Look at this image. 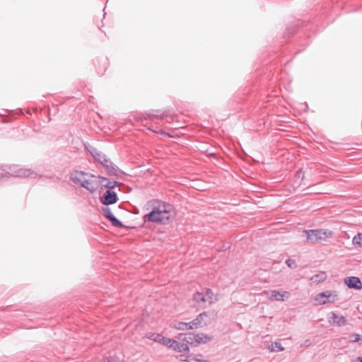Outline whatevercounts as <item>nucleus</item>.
Wrapping results in <instances>:
<instances>
[{
  "label": "nucleus",
  "mask_w": 362,
  "mask_h": 362,
  "mask_svg": "<svg viewBox=\"0 0 362 362\" xmlns=\"http://www.w3.org/2000/svg\"><path fill=\"white\" fill-rule=\"evenodd\" d=\"M174 216L173 206L165 202H159L157 206L144 216V220L161 224L168 223Z\"/></svg>",
  "instance_id": "1"
},
{
  "label": "nucleus",
  "mask_w": 362,
  "mask_h": 362,
  "mask_svg": "<svg viewBox=\"0 0 362 362\" xmlns=\"http://www.w3.org/2000/svg\"><path fill=\"white\" fill-rule=\"evenodd\" d=\"M97 177L93 174L82 170H73L70 173V180L78 186L83 187L91 193L97 189Z\"/></svg>",
  "instance_id": "2"
},
{
  "label": "nucleus",
  "mask_w": 362,
  "mask_h": 362,
  "mask_svg": "<svg viewBox=\"0 0 362 362\" xmlns=\"http://www.w3.org/2000/svg\"><path fill=\"white\" fill-rule=\"evenodd\" d=\"M88 151L94 159L102 165L109 175L118 176L121 173L119 168L96 148L90 146L88 148Z\"/></svg>",
  "instance_id": "3"
},
{
  "label": "nucleus",
  "mask_w": 362,
  "mask_h": 362,
  "mask_svg": "<svg viewBox=\"0 0 362 362\" xmlns=\"http://www.w3.org/2000/svg\"><path fill=\"white\" fill-rule=\"evenodd\" d=\"M213 291L209 288L196 292L192 298L193 306L197 309H204L216 301Z\"/></svg>",
  "instance_id": "4"
},
{
  "label": "nucleus",
  "mask_w": 362,
  "mask_h": 362,
  "mask_svg": "<svg viewBox=\"0 0 362 362\" xmlns=\"http://www.w3.org/2000/svg\"><path fill=\"white\" fill-rule=\"evenodd\" d=\"M307 241L315 244L320 241L325 240L333 235V232L328 229L305 230Z\"/></svg>",
  "instance_id": "5"
},
{
  "label": "nucleus",
  "mask_w": 362,
  "mask_h": 362,
  "mask_svg": "<svg viewBox=\"0 0 362 362\" xmlns=\"http://www.w3.org/2000/svg\"><path fill=\"white\" fill-rule=\"evenodd\" d=\"M2 170L13 177L31 178H36L37 177V174L35 171L30 169L21 168L18 165L4 166Z\"/></svg>",
  "instance_id": "6"
},
{
  "label": "nucleus",
  "mask_w": 362,
  "mask_h": 362,
  "mask_svg": "<svg viewBox=\"0 0 362 362\" xmlns=\"http://www.w3.org/2000/svg\"><path fill=\"white\" fill-rule=\"evenodd\" d=\"M314 299L319 305H324L327 303H334L338 299V293L335 291H326L317 294Z\"/></svg>",
  "instance_id": "7"
},
{
  "label": "nucleus",
  "mask_w": 362,
  "mask_h": 362,
  "mask_svg": "<svg viewBox=\"0 0 362 362\" xmlns=\"http://www.w3.org/2000/svg\"><path fill=\"white\" fill-rule=\"evenodd\" d=\"M264 293L270 300L284 301L290 298V293L287 291L272 290L266 291Z\"/></svg>",
  "instance_id": "8"
},
{
  "label": "nucleus",
  "mask_w": 362,
  "mask_h": 362,
  "mask_svg": "<svg viewBox=\"0 0 362 362\" xmlns=\"http://www.w3.org/2000/svg\"><path fill=\"white\" fill-rule=\"evenodd\" d=\"M214 317V312H204L197 317L196 321L198 322L199 327H202L209 325Z\"/></svg>",
  "instance_id": "9"
},
{
  "label": "nucleus",
  "mask_w": 362,
  "mask_h": 362,
  "mask_svg": "<svg viewBox=\"0 0 362 362\" xmlns=\"http://www.w3.org/2000/svg\"><path fill=\"white\" fill-rule=\"evenodd\" d=\"M101 202L106 206L113 204L117 201V194L110 189H107L100 199Z\"/></svg>",
  "instance_id": "10"
},
{
  "label": "nucleus",
  "mask_w": 362,
  "mask_h": 362,
  "mask_svg": "<svg viewBox=\"0 0 362 362\" xmlns=\"http://www.w3.org/2000/svg\"><path fill=\"white\" fill-rule=\"evenodd\" d=\"M103 215L109 221L111 222V223L112 224V226H115V227H117V228H121L123 226L122 222L120 221H119L114 215L112 213L111 210L110 208L108 207H105L103 209Z\"/></svg>",
  "instance_id": "11"
},
{
  "label": "nucleus",
  "mask_w": 362,
  "mask_h": 362,
  "mask_svg": "<svg viewBox=\"0 0 362 362\" xmlns=\"http://www.w3.org/2000/svg\"><path fill=\"white\" fill-rule=\"evenodd\" d=\"M344 284L349 288H354L357 290L362 289V282L361 279L356 276H351L346 278L344 279Z\"/></svg>",
  "instance_id": "12"
},
{
  "label": "nucleus",
  "mask_w": 362,
  "mask_h": 362,
  "mask_svg": "<svg viewBox=\"0 0 362 362\" xmlns=\"http://www.w3.org/2000/svg\"><path fill=\"white\" fill-rule=\"evenodd\" d=\"M171 349L180 353H188L189 351V348L187 344L180 343L175 339L173 340Z\"/></svg>",
  "instance_id": "13"
},
{
  "label": "nucleus",
  "mask_w": 362,
  "mask_h": 362,
  "mask_svg": "<svg viewBox=\"0 0 362 362\" xmlns=\"http://www.w3.org/2000/svg\"><path fill=\"white\" fill-rule=\"evenodd\" d=\"M330 320L334 325L344 326L346 325V319L344 316H339L335 313H330Z\"/></svg>",
  "instance_id": "14"
},
{
  "label": "nucleus",
  "mask_w": 362,
  "mask_h": 362,
  "mask_svg": "<svg viewBox=\"0 0 362 362\" xmlns=\"http://www.w3.org/2000/svg\"><path fill=\"white\" fill-rule=\"evenodd\" d=\"M178 339H181L183 341H185L186 344L194 345L195 346V334L193 333L188 334H179Z\"/></svg>",
  "instance_id": "15"
},
{
  "label": "nucleus",
  "mask_w": 362,
  "mask_h": 362,
  "mask_svg": "<svg viewBox=\"0 0 362 362\" xmlns=\"http://www.w3.org/2000/svg\"><path fill=\"white\" fill-rule=\"evenodd\" d=\"M195 346L201 344H206L212 339V337L203 333L195 334Z\"/></svg>",
  "instance_id": "16"
},
{
  "label": "nucleus",
  "mask_w": 362,
  "mask_h": 362,
  "mask_svg": "<svg viewBox=\"0 0 362 362\" xmlns=\"http://www.w3.org/2000/svg\"><path fill=\"white\" fill-rule=\"evenodd\" d=\"M98 178L102 180L101 184L103 185V186L107 188L110 190L115 188L118 185V182L115 180H110L107 178L101 176H99Z\"/></svg>",
  "instance_id": "17"
},
{
  "label": "nucleus",
  "mask_w": 362,
  "mask_h": 362,
  "mask_svg": "<svg viewBox=\"0 0 362 362\" xmlns=\"http://www.w3.org/2000/svg\"><path fill=\"white\" fill-rule=\"evenodd\" d=\"M327 278V274L325 272H320L319 274L313 275L310 278V281L312 284H317L322 281H324Z\"/></svg>",
  "instance_id": "18"
},
{
  "label": "nucleus",
  "mask_w": 362,
  "mask_h": 362,
  "mask_svg": "<svg viewBox=\"0 0 362 362\" xmlns=\"http://www.w3.org/2000/svg\"><path fill=\"white\" fill-rule=\"evenodd\" d=\"M146 338L153 340L156 342L161 344L163 336L157 333H149L146 335Z\"/></svg>",
  "instance_id": "19"
},
{
  "label": "nucleus",
  "mask_w": 362,
  "mask_h": 362,
  "mask_svg": "<svg viewBox=\"0 0 362 362\" xmlns=\"http://www.w3.org/2000/svg\"><path fill=\"white\" fill-rule=\"evenodd\" d=\"M362 233H358L352 239V243L354 246L358 247H362Z\"/></svg>",
  "instance_id": "20"
},
{
  "label": "nucleus",
  "mask_w": 362,
  "mask_h": 362,
  "mask_svg": "<svg viewBox=\"0 0 362 362\" xmlns=\"http://www.w3.org/2000/svg\"><path fill=\"white\" fill-rule=\"evenodd\" d=\"M349 340L351 342L362 344V335L358 334H352L349 336Z\"/></svg>",
  "instance_id": "21"
},
{
  "label": "nucleus",
  "mask_w": 362,
  "mask_h": 362,
  "mask_svg": "<svg viewBox=\"0 0 362 362\" xmlns=\"http://www.w3.org/2000/svg\"><path fill=\"white\" fill-rule=\"evenodd\" d=\"M173 327L178 330H186L187 329V322H176L173 324Z\"/></svg>",
  "instance_id": "22"
},
{
  "label": "nucleus",
  "mask_w": 362,
  "mask_h": 362,
  "mask_svg": "<svg viewBox=\"0 0 362 362\" xmlns=\"http://www.w3.org/2000/svg\"><path fill=\"white\" fill-rule=\"evenodd\" d=\"M173 340V339L168 338L163 336L160 344L165 346L168 348L172 349Z\"/></svg>",
  "instance_id": "23"
},
{
  "label": "nucleus",
  "mask_w": 362,
  "mask_h": 362,
  "mask_svg": "<svg viewBox=\"0 0 362 362\" xmlns=\"http://www.w3.org/2000/svg\"><path fill=\"white\" fill-rule=\"evenodd\" d=\"M167 115L165 113H160L159 111L156 110V111H154L153 113L149 115V119H151V120H153L155 118L163 119Z\"/></svg>",
  "instance_id": "24"
},
{
  "label": "nucleus",
  "mask_w": 362,
  "mask_h": 362,
  "mask_svg": "<svg viewBox=\"0 0 362 362\" xmlns=\"http://www.w3.org/2000/svg\"><path fill=\"white\" fill-rule=\"evenodd\" d=\"M284 350V348L282 346L281 344L279 342H274L272 344L271 351H282Z\"/></svg>",
  "instance_id": "25"
},
{
  "label": "nucleus",
  "mask_w": 362,
  "mask_h": 362,
  "mask_svg": "<svg viewBox=\"0 0 362 362\" xmlns=\"http://www.w3.org/2000/svg\"><path fill=\"white\" fill-rule=\"evenodd\" d=\"M180 361L187 362H208L207 361H202L195 357H188V359L187 358H182V356H180Z\"/></svg>",
  "instance_id": "26"
},
{
  "label": "nucleus",
  "mask_w": 362,
  "mask_h": 362,
  "mask_svg": "<svg viewBox=\"0 0 362 362\" xmlns=\"http://www.w3.org/2000/svg\"><path fill=\"white\" fill-rule=\"evenodd\" d=\"M187 329H194L199 327V326L198 325V322L196 321V319L189 322H187Z\"/></svg>",
  "instance_id": "27"
},
{
  "label": "nucleus",
  "mask_w": 362,
  "mask_h": 362,
  "mask_svg": "<svg viewBox=\"0 0 362 362\" xmlns=\"http://www.w3.org/2000/svg\"><path fill=\"white\" fill-rule=\"evenodd\" d=\"M286 264L291 269H296L297 267V264H296V261L294 259H291L290 258H288L286 261Z\"/></svg>",
  "instance_id": "28"
},
{
  "label": "nucleus",
  "mask_w": 362,
  "mask_h": 362,
  "mask_svg": "<svg viewBox=\"0 0 362 362\" xmlns=\"http://www.w3.org/2000/svg\"><path fill=\"white\" fill-rule=\"evenodd\" d=\"M102 362H124V361H119L117 358H106V359L103 360Z\"/></svg>",
  "instance_id": "29"
},
{
  "label": "nucleus",
  "mask_w": 362,
  "mask_h": 362,
  "mask_svg": "<svg viewBox=\"0 0 362 362\" xmlns=\"http://www.w3.org/2000/svg\"><path fill=\"white\" fill-rule=\"evenodd\" d=\"M356 362H362V356L357 357V358L356 359Z\"/></svg>",
  "instance_id": "30"
},
{
  "label": "nucleus",
  "mask_w": 362,
  "mask_h": 362,
  "mask_svg": "<svg viewBox=\"0 0 362 362\" xmlns=\"http://www.w3.org/2000/svg\"><path fill=\"white\" fill-rule=\"evenodd\" d=\"M154 132L156 133L164 134V132L162 130H160L159 132H157V131H154Z\"/></svg>",
  "instance_id": "31"
},
{
  "label": "nucleus",
  "mask_w": 362,
  "mask_h": 362,
  "mask_svg": "<svg viewBox=\"0 0 362 362\" xmlns=\"http://www.w3.org/2000/svg\"><path fill=\"white\" fill-rule=\"evenodd\" d=\"M305 342H306V344L309 345V341H308V340H306V341H305Z\"/></svg>",
  "instance_id": "32"
},
{
  "label": "nucleus",
  "mask_w": 362,
  "mask_h": 362,
  "mask_svg": "<svg viewBox=\"0 0 362 362\" xmlns=\"http://www.w3.org/2000/svg\"><path fill=\"white\" fill-rule=\"evenodd\" d=\"M305 342H306V344L309 345V341H308V340H306V341H305Z\"/></svg>",
  "instance_id": "33"
}]
</instances>
